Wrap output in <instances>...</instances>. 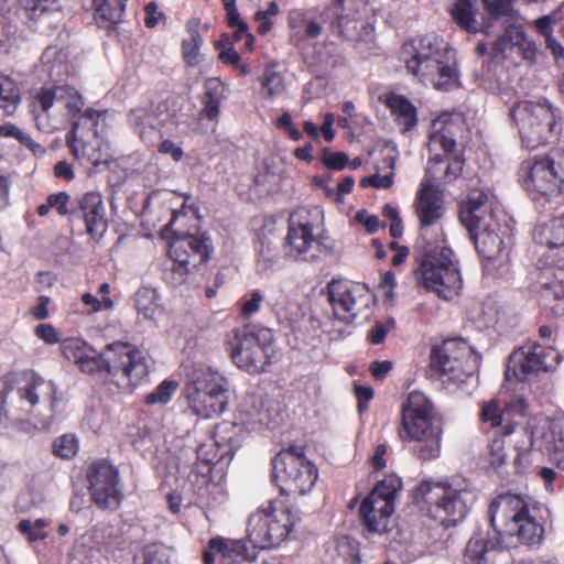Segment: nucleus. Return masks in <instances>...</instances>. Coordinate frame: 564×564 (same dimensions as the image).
Returning <instances> with one entry per match:
<instances>
[{"label": "nucleus", "mask_w": 564, "mask_h": 564, "mask_svg": "<svg viewBox=\"0 0 564 564\" xmlns=\"http://www.w3.org/2000/svg\"><path fill=\"white\" fill-rule=\"evenodd\" d=\"M84 106V98L75 87L52 85L35 93L31 108L36 128L42 132L54 133L72 123L66 142L76 159L94 166L107 164L109 154L102 151L99 134L109 112L91 108L83 111Z\"/></svg>", "instance_id": "obj_1"}, {"label": "nucleus", "mask_w": 564, "mask_h": 564, "mask_svg": "<svg viewBox=\"0 0 564 564\" xmlns=\"http://www.w3.org/2000/svg\"><path fill=\"white\" fill-rule=\"evenodd\" d=\"M481 1L487 15L480 23L476 20L475 0H455L449 10L453 20L469 33L490 34L496 28L503 30L491 45V59L502 61L513 48H517L524 59H532L536 48L522 30V18L519 12L512 9L508 1Z\"/></svg>", "instance_id": "obj_2"}, {"label": "nucleus", "mask_w": 564, "mask_h": 564, "mask_svg": "<svg viewBox=\"0 0 564 564\" xmlns=\"http://www.w3.org/2000/svg\"><path fill=\"white\" fill-rule=\"evenodd\" d=\"M401 59L410 74L437 90L447 91L457 85L455 62L446 44L436 35L417 36L405 42L401 48Z\"/></svg>", "instance_id": "obj_3"}, {"label": "nucleus", "mask_w": 564, "mask_h": 564, "mask_svg": "<svg viewBox=\"0 0 564 564\" xmlns=\"http://www.w3.org/2000/svg\"><path fill=\"white\" fill-rule=\"evenodd\" d=\"M78 366L87 373L106 371L120 388L141 383L151 367L149 358L142 351L122 341L108 344L100 354L93 349Z\"/></svg>", "instance_id": "obj_4"}, {"label": "nucleus", "mask_w": 564, "mask_h": 564, "mask_svg": "<svg viewBox=\"0 0 564 564\" xmlns=\"http://www.w3.org/2000/svg\"><path fill=\"white\" fill-rule=\"evenodd\" d=\"M434 406L422 392L413 391L402 405L400 438L417 443L415 454L422 460L438 457L442 442V427L434 420Z\"/></svg>", "instance_id": "obj_5"}, {"label": "nucleus", "mask_w": 564, "mask_h": 564, "mask_svg": "<svg viewBox=\"0 0 564 564\" xmlns=\"http://www.w3.org/2000/svg\"><path fill=\"white\" fill-rule=\"evenodd\" d=\"M494 198L481 189H473L460 212V221L468 230L479 254L486 259L498 258L507 246V230L501 231L497 220Z\"/></svg>", "instance_id": "obj_6"}, {"label": "nucleus", "mask_w": 564, "mask_h": 564, "mask_svg": "<svg viewBox=\"0 0 564 564\" xmlns=\"http://www.w3.org/2000/svg\"><path fill=\"white\" fill-rule=\"evenodd\" d=\"M415 261L413 273L419 286L435 292L444 300H452L459 294L463 280L457 260L444 240L441 246L426 247L416 256Z\"/></svg>", "instance_id": "obj_7"}, {"label": "nucleus", "mask_w": 564, "mask_h": 564, "mask_svg": "<svg viewBox=\"0 0 564 564\" xmlns=\"http://www.w3.org/2000/svg\"><path fill=\"white\" fill-rule=\"evenodd\" d=\"M489 513L491 525L497 533L503 531L506 534L517 535L519 541L527 545L539 544L542 541L544 529L530 513L528 503L520 496H498L491 502Z\"/></svg>", "instance_id": "obj_8"}, {"label": "nucleus", "mask_w": 564, "mask_h": 564, "mask_svg": "<svg viewBox=\"0 0 564 564\" xmlns=\"http://www.w3.org/2000/svg\"><path fill=\"white\" fill-rule=\"evenodd\" d=\"M474 492L467 487L423 481L416 489V500L424 501L431 518L444 527L456 525L467 516L475 502Z\"/></svg>", "instance_id": "obj_9"}, {"label": "nucleus", "mask_w": 564, "mask_h": 564, "mask_svg": "<svg viewBox=\"0 0 564 564\" xmlns=\"http://www.w3.org/2000/svg\"><path fill=\"white\" fill-rule=\"evenodd\" d=\"M226 379L210 368H199L193 372L186 384V398L189 409L203 419L221 414L228 404Z\"/></svg>", "instance_id": "obj_10"}, {"label": "nucleus", "mask_w": 564, "mask_h": 564, "mask_svg": "<svg viewBox=\"0 0 564 564\" xmlns=\"http://www.w3.org/2000/svg\"><path fill=\"white\" fill-rule=\"evenodd\" d=\"M273 336L270 329H234L228 339L230 357L241 370L258 375L271 364Z\"/></svg>", "instance_id": "obj_11"}, {"label": "nucleus", "mask_w": 564, "mask_h": 564, "mask_svg": "<svg viewBox=\"0 0 564 564\" xmlns=\"http://www.w3.org/2000/svg\"><path fill=\"white\" fill-rule=\"evenodd\" d=\"M478 358L462 339H447L431 352V368L447 387L465 382L477 370Z\"/></svg>", "instance_id": "obj_12"}, {"label": "nucleus", "mask_w": 564, "mask_h": 564, "mask_svg": "<svg viewBox=\"0 0 564 564\" xmlns=\"http://www.w3.org/2000/svg\"><path fill=\"white\" fill-rule=\"evenodd\" d=\"M294 525L291 510L284 506L269 503L252 512L247 522V538L259 549L279 545L290 534Z\"/></svg>", "instance_id": "obj_13"}, {"label": "nucleus", "mask_w": 564, "mask_h": 564, "mask_svg": "<svg viewBox=\"0 0 564 564\" xmlns=\"http://www.w3.org/2000/svg\"><path fill=\"white\" fill-rule=\"evenodd\" d=\"M511 117L528 149L544 144L554 134L557 115L547 100L521 101L511 109Z\"/></svg>", "instance_id": "obj_14"}, {"label": "nucleus", "mask_w": 564, "mask_h": 564, "mask_svg": "<svg viewBox=\"0 0 564 564\" xmlns=\"http://www.w3.org/2000/svg\"><path fill=\"white\" fill-rule=\"evenodd\" d=\"M275 478L283 482V490L305 495L317 480L316 467L304 456V447L292 445L272 460Z\"/></svg>", "instance_id": "obj_15"}, {"label": "nucleus", "mask_w": 564, "mask_h": 564, "mask_svg": "<svg viewBox=\"0 0 564 564\" xmlns=\"http://www.w3.org/2000/svg\"><path fill=\"white\" fill-rule=\"evenodd\" d=\"M313 214L317 218L321 213L317 209L310 212L301 208L291 214L284 245L286 257L307 262L319 259L322 248L313 232L314 224L311 221Z\"/></svg>", "instance_id": "obj_16"}, {"label": "nucleus", "mask_w": 564, "mask_h": 564, "mask_svg": "<svg viewBox=\"0 0 564 564\" xmlns=\"http://www.w3.org/2000/svg\"><path fill=\"white\" fill-rule=\"evenodd\" d=\"M558 352L553 347L532 343L513 351L508 361L506 380L524 381L540 372L553 370L558 364Z\"/></svg>", "instance_id": "obj_17"}, {"label": "nucleus", "mask_w": 564, "mask_h": 564, "mask_svg": "<svg viewBox=\"0 0 564 564\" xmlns=\"http://www.w3.org/2000/svg\"><path fill=\"white\" fill-rule=\"evenodd\" d=\"M334 316L346 324L352 323L368 307L371 295L360 283L347 280H332L327 285Z\"/></svg>", "instance_id": "obj_18"}, {"label": "nucleus", "mask_w": 564, "mask_h": 564, "mask_svg": "<svg viewBox=\"0 0 564 564\" xmlns=\"http://www.w3.org/2000/svg\"><path fill=\"white\" fill-rule=\"evenodd\" d=\"M89 492L93 501L102 509H117L122 500L120 479L115 467L107 462L90 465L88 471Z\"/></svg>", "instance_id": "obj_19"}, {"label": "nucleus", "mask_w": 564, "mask_h": 564, "mask_svg": "<svg viewBox=\"0 0 564 564\" xmlns=\"http://www.w3.org/2000/svg\"><path fill=\"white\" fill-rule=\"evenodd\" d=\"M18 393L20 399L25 401L31 409L37 404H43L51 410L52 414L42 420L43 429H47L54 419V414L64 409V401L62 395L58 394L55 382L34 372L26 375L25 382L19 388Z\"/></svg>", "instance_id": "obj_20"}, {"label": "nucleus", "mask_w": 564, "mask_h": 564, "mask_svg": "<svg viewBox=\"0 0 564 564\" xmlns=\"http://www.w3.org/2000/svg\"><path fill=\"white\" fill-rule=\"evenodd\" d=\"M521 178L524 188L533 199L558 194L555 181L544 158L529 159L521 165Z\"/></svg>", "instance_id": "obj_21"}, {"label": "nucleus", "mask_w": 564, "mask_h": 564, "mask_svg": "<svg viewBox=\"0 0 564 564\" xmlns=\"http://www.w3.org/2000/svg\"><path fill=\"white\" fill-rule=\"evenodd\" d=\"M464 131V121L459 117L442 115L432 121L429 135L430 153L442 149L445 154L454 152L457 138Z\"/></svg>", "instance_id": "obj_22"}, {"label": "nucleus", "mask_w": 564, "mask_h": 564, "mask_svg": "<svg viewBox=\"0 0 564 564\" xmlns=\"http://www.w3.org/2000/svg\"><path fill=\"white\" fill-rule=\"evenodd\" d=\"M541 304L554 316L564 315V267L545 268L541 274Z\"/></svg>", "instance_id": "obj_23"}, {"label": "nucleus", "mask_w": 564, "mask_h": 564, "mask_svg": "<svg viewBox=\"0 0 564 564\" xmlns=\"http://www.w3.org/2000/svg\"><path fill=\"white\" fill-rule=\"evenodd\" d=\"M184 248L191 249L192 252L199 254L202 260H206L208 258V251L205 239L193 235L174 239L170 243L169 249L170 257L173 260L171 273L173 275L172 282L174 284H181L188 273L187 267L189 263V256L180 257L178 254V251L183 250Z\"/></svg>", "instance_id": "obj_24"}, {"label": "nucleus", "mask_w": 564, "mask_h": 564, "mask_svg": "<svg viewBox=\"0 0 564 564\" xmlns=\"http://www.w3.org/2000/svg\"><path fill=\"white\" fill-rule=\"evenodd\" d=\"M78 213H80L86 231L94 239H100L108 228L102 196L98 192H88L78 200Z\"/></svg>", "instance_id": "obj_25"}, {"label": "nucleus", "mask_w": 564, "mask_h": 564, "mask_svg": "<svg viewBox=\"0 0 564 564\" xmlns=\"http://www.w3.org/2000/svg\"><path fill=\"white\" fill-rule=\"evenodd\" d=\"M166 117L165 105L150 104L133 108L128 115V122L141 139L147 140L162 127Z\"/></svg>", "instance_id": "obj_26"}, {"label": "nucleus", "mask_w": 564, "mask_h": 564, "mask_svg": "<svg viewBox=\"0 0 564 564\" xmlns=\"http://www.w3.org/2000/svg\"><path fill=\"white\" fill-rule=\"evenodd\" d=\"M499 550L497 536H491L488 530H477L466 545L465 564H494Z\"/></svg>", "instance_id": "obj_27"}, {"label": "nucleus", "mask_w": 564, "mask_h": 564, "mask_svg": "<svg viewBox=\"0 0 564 564\" xmlns=\"http://www.w3.org/2000/svg\"><path fill=\"white\" fill-rule=\"evenodd\" d=\"M415 208L421 229L435 225L444 215L441 192L437 188L427 187V183H421L415 199Z\"/></svg>", "instance_id": "obj_28"}, {"label": "nucleus", "mask_w": 564, "mask_h": 564, "mask_svg": "<svg viewBox=\"0 0 564 564\" xmlns=\"http://www.w3.org/2000/svg\"><path fill=\"white\" fill-rule=\"evenodd\" d=\"M394 511L392 502L370 492L360 506L361 518L369 531L382 533L387 531L389 518Z\"/></svg>", "instance_id": "obj_29"}, {"label": "nucleus", "mask_w": 564, "mask_h": 564, "mask_svg": "<svg viewBox=\"0 0 564 564\" xmlns=\"http://www.w3.org/2000/svg\"><path fill=\"white\" fill-rule=\"evenodd\" d=\"M463 170V161L458 156H454L451 161L445 160V156L435 152L434 156L430 158L426 173L422 183H427V187L436 188L434 182L438 180L453 181L459 176Z\"/></svg>", "instance_id": "obj_30"}, {"label": "nucleus", "mask_w": 564, "mask_h": 564, "mask_svg": "<svg viewBox=\"0 0 564 564\" xmlns=\"http://www.w3.org/2000/svg\"><path fill=\"white\" fill-rule=\"evenodd\" d=\"M274 409H265L262 395L248 393L239 405V416L245 424L269 426L273 421Z\"/></svg>", "instance_id": "obj_31"}, {"label": "nucleus", "mask_w": 564, "mask_h": 564, "mask_svg": "<svg viewBox=\"0 0 564 564\" xmlns=\"http://www.w3.org/2000/svg\"><path fill=\"white\" fill-rule=\"evenodd\" d=\"M387 106L394 122L402 132H408L417 123V111L414 105L404 96L391 94L387 97Z\"/></svg>", "instance_id": "obj_32"}, {"label": "nucleus", "mask_w": 564, "mask_h": 564, "mask_svg": "<svg viewBox=\"0 0 564 564\" xmlns=\"http://www.w3.org/2000/svg\"><path fill=\"white\" fill-rule=\"evenodd\" d=\"M543 440L553 460L564 469V417L546 422Z\"/></svg>", "instance_id": "obj_33"}, {"label": "nucleus", "mask_w": 564, "mask_h": 564, "mask_svg": "<svg viewBox=\"0 0 564 564\" xmlns=\"http://www.w3.org/2000/svg\"><path fill=\"white\" fill-rule=\"evenodd\" d=\"M533 238L539 245L546 246L550 249L564 247V216L536 226Z\"/></svg>", "instance_id": "obj_34"}, {"label": "nucleus", "mask_w": 564, "mask_h": 564, "mask_svg": "<svg viewBox=\"0 0 564 564\" xmlns=\"http://www.w3.org/2000/svg\"><path fill=\"white\" fill-rule=\"evenodd\" d=\"M134 306L140 315L150 321H155L163 314L161 297L155 289L140 288L134 296Z\"/></svg>", "instance_id": "obj_35"}, {"label": "nucleus", "mask_w": 564, "mask_h": 564, "mask_svg": "<svg viewBox=\"0 0 564 564\" xmlns=\"http://www.w3.org/2000/svg\"><path fill=\"white\" fill-rule=\"evenodd\" d=\"M88 539L94 550L108 552L118 545L120 534L115 525L108 522H99L88 532Z\"/></svg>", "instance_id": "obj_36"}, {"label": "nucleus", "mask_w": 564, "mask_h": 564, "mask_svg": "<svg viewBox=\"0 0 564 564\" xmlns=\"http://www.w3.org/2000/svg\"><path fill=\"white\" fill-rule=\"evenodd\" d=\"M127 0H94L96 20L105 26L122 21Z\"/></svg>", "instance_id": "obj_37"}, {"label": "nucleus", "mask_w": 564, "mask_h": 564, "mask_svg": "<svg viewBox=\"0 0 564 564\" xmlns=\"http://www.w3.org/2000/svg\"><path fill=\"white\" fill-rule=\"evenodd\" d=\"M20 99L21 91L15 80L0 75V111H2V116H12Z\"/></svg>", "instance_id": "obj_38"}, {"label": "nucleus", "mask_w": 564, "mask_h": 564, "mask_svg": "<svg viewBox=\"0 0 564 564\" xmlns=\"http://www.w3.org/2000/svg\"><path fill=\"white\" fill-rule=\"evenodd\" d=\"M280 259L279 246L268 237H261L257 245V269L267 271L274 267Z\"/></svg>", "instance_id": "obj_39"}, {"label": "nucleus", "mask_w": 564, "mask_h": 564, "mask_svg": "<svg viewBox=\"0 0 564 564\" xmlns=\"http://www.w3.org/2000/svg\"><path fill=\"white\" fill-rule=\"evenodd\" d=\"M210 549H217L221 564H235V557L242 556L245 545L241 541L214 538L209 541Z\"/></svg>", "instance_id": "obj_40"}, {"label": "nucleus", "mask_w": 564, "mask_h": 564, "mask_svg": "<svg viewBox=\"0 0 564 564\" xmlns=\"http://www.w3.org/2000/svg\"><path fill=\"white\" fill-rule=\"evenodd\" d=\"M198 23L195 21H189L187 24V29L189 31L191 37L188 40H184L182 43L183 56L189 66H194L197 64L198 51L203 44V39L198 32Z\"/></svg>", "instance_id": "obj_41"}, {"label": "nucleus", "mask_w": 564, "mask_h": 564, "mask_svg": "<svg viewBox=\"0 0 564 564\" xmlns=\"http://www.w3.org/2000/svg\"><path fill=\"white\" fill-rule=\"evenodd\" d=\"M272 312L279 318L280 322H286L293 324L297 322L301 316V306L294 300L289 297H283L282 300H276L271 302Z\"/></svg>", "instance_id": "obj_42"}, {"label": "nucleus", "mask_w": 564, "mask_h": 564, "mask_svg": "<svg viewBox=\"0 0 564 564\" xmlns=\"http://www.w3.org/2000/svg\"><path fill=\"white\" fill-rule=\"evenodd\" d=\"M547 163L552 177L555 181L556 191L563 193L564 185V149H555L549 152L544 158Z\"/></svg>", "instance_id": "obj_43"}, {"label": "nucleus", "mask_w": 564, "mask_h": 564, "mask_svg": "<svg viewBox=\"0 0 564 564\" xmlns=\"http://www.w3.org/2000/svg\"><path fill=\"white\" fill-rule=\"evenodd\" d=\"M94 348L78 338H69L63 341V355L70 361L79 365Z\"/></svg>", "instance_id": "obj_44"}, {"label": "nucleus", "mask_w": 564, "mask_h": 564, "mask_svg": "<svg viewBox=\"0 0 564 564\" xmlns=\"http://www.w3.org/2000/svg\"><path fill=\"white\" fill-rule=\"evenodd\" d=\"M402 488V480L398 476L390 475L380 481L371 491L372 497L377 496L384 500L392 502L394 507V499L397 494Z\"/></svg>", "instance_id": "obj_45"}, {"label": "nucleus", "mask_w": 564, "mask_h": 564, "mask_svg": "<svg viewBox=\"0 0 564 564\" xmlns=\"http://www.w3.org/2000/svg\"><path fill=\"white\" fill-rule=\"evenodd\" d=\"M48 520L43 518L36 519L35 521L25 519L20 521L19 530L28 535L30 542H35L47 538V533L44 531V529L48 525Z\"/></svg>", "instance_id": "obj_46"}, {"label": "nucleus", "mask_w": 564, "mask_h": 564, "mask_svg": "<svg viewBox=\"0 0 564 564\" xmlns=\"http://www.w3.org/2000/svg\"><path fill=\"white\" fill-rule=\"evenodd\" d=\"M178 383L176 381L165 380L154 391L147 395V403L150 405L160 403L166 404L174 392L176 391Z\"/></svg>", "instance_id": "obj_47"}, {"label": "nucleus", "mask_w": 564, "mask_h": 564, "mask_svg": "<svg viewBox=\"0 0 564 564\" xmlns=\"http://www.w3.org/2000/svg\"><path fill=\"white\" fill-rule=\"evenodd\" d=\"M53 453L64 459L72 458L78 449L75 436L65 434L57 437L53 443Z\"/></svg>", "instance_id": "obj_48"}, {"label": "nucleus", "mask_w": 564, "mask_h": 564, "mask_svg": "<svg viewBox=\"0 0 564 564\" xmlns=\"http://www.w3.org/2000/svg\"><path fill=\"white\" fill-rule=\"evenodd\" d=\"M280 8L278 2L271 1L265 10H259L254 13V20L258 22V32L261 35L269 33L273 26L271 18L278 15Z\"/></svg>", "instance_id": "obj_49"}, {"label": "nucleus", "mask_w": 564, "mask_h": 564, "mask_svg": "<svg viewBox=\"0 0 564 564\" xmlns=\"http://www.w3.org/2000/svg\"><path fill=\"white\" fill-rule=\"evenodd\" d=\"M261 84L270 98L280 96L285 89L282 75L274 70H265Z\"/></svg>", "instance_id": "obj_50"}, {"label": "nucleus", "mask_w": 564, "mask_h": 564, "mask_svg": "<svg viewBox=\"0 0 564 564\" xmlns=\"http://www.w3.org/2000/svg\"><path fill=\"white\" fill-rule=\"evenodd\" d=\"M533 433L528 429L522 427L517 432V440L514 442V448L518 452L514 463L520 465L524 455L528 454L533 446Z\"/></svg>", "instance_id": "obj_51"}, {"label": "nucleus", "mask_w": 564, "mask_h": 564, "mask_svg": "<svg viewBox=\"0 0 564 564\" xmlns=\"http://www.w3.org/2000/svg\"><path fill=\"white\" fill-rule=\"evenodd\" d=\"M216 48L219 50V58L223 63L230 65H239L240 55L232 47V41L229 35L224 34L221 41L216 43Z\"/></svg>", "instance_id": "obj_52"}, {"label": "nucleus", "mask_w": 564, "mask_h": 564, "mask_svg": "<svg viewBox=\"0 0 564 564\" xmlns=\"http://www.w3.org/2000/svg\"><path fill=\"white\" fill-rule=\"evenodd\" d=\"M506 442L502 437H494L489 445L488 460L495 468L501 467L506 463Z\"/></svg>", "instance_id": "obj_53"}, {"label": "nucleus", "mask_w": 564, "mask_h": 564, "mask_svg": "<svg viewBox=\"0 0 564 564\" xmlns=\"http://www.w3.org/2000/svg\"><path fill=\"white\" fill-rule=\"evenodd\" d=\"M394 321L387 319L386 322H376L375 325L368 332V339L373 345L381 344L388 333L394 328Z\"/></svg>", "instance_id": "obj_54"}, {"label": "nucleus", "mask_w": 564, "mask_h": 564, "mask_svg": "<svg viewBox=\"0 0 564 564\" xmlns=\"http://www.w3.org/2000/svg\"><path fill=\"white\" fill-rule=\"evenodd\" d=\"M57 0H21L25 10L31 12L32 18H37L41 14L55 10Z\"/></svg>", "instance_id": "obj_55"}, {"label": "nucleus", "mask_w": 564, "mask_h": 564, "mask_svg": "<svg viewBox=\"0 0 564 564\" xmlns=\"http://www.w3.org/2000/svg\"><path fill=\"white\" fill-rule=\"evenodd\" d=\"M502 412L496 400L485 403L481 409V420L489 422L492 427H497L502 423Z\"/></svg>", "instance_id": "obj_56"}, {"label": "nucleus", "mask_w": 564, "mask_h": 564, "mask_svg": "<svg viewBox=\"0 0 564 564\" xmlns=\"http://www.w3.org/2000/svg\"><path fill=\"white\" fill-rule=\"evenodd\" d=\"M262 302L263 295L259 291L254 290L250 292L249 297H247L242 304V317L247 319L254 313L259 312Z\"/></svg>", "instance_id": "obj_57"}, {"label": "nucleus", "mask_w": 564, "mask_h": 564, "mask_svg": "<svg viewBox=\"0 0 564 564\" xmlns=\"http://www.w3.org/2000/svg\"><path fill=\"white\" fill-rule=\"evenodd\" d=\"M82 301L86 306L90 307V313H97L102 307L106 310H112L115 305L113 301L109 296H104L100 301L91 293H85L82 296Z\"/></svg>", "instance_id": "obj_58"}, {"label": "nucleus", "mask_w": 564, "mask_h": 564, "mask_svg": "<svg viewBox=\"0 0 564 564\" xmlns=\"http://www.w3.org/2000/svg\"><path fill=\"white\" fill-rule=\"evenodd\" d=\"M323 163L333 170H343L348 163V156L344 152H329L325 150L323 153Z\"/></svg>", "instance_id": "obj_59"}, {"label": "nucleus", "mask_w": 564, "mask_h": 564, "mask_svg": "<svg viewBox=\"0 0 564 564\" xmlns=\"http://www.w3.org/2000/svg\"><path fill=\"white\" fill-rule=\"evenodd\" d=\"M143 564H169L164 550L156 545H148L144 550Z\"/></svg>", "instance_id": "obj_60"}, {"label": "nucleus", "mask_w": 564, "mask_h": 564, "mask_svg": "<svg viewBox=\"0 0 564 564\" xmlns=\"http://www.w3.org/2000/svg\"><path fill=\"white\" fill-rule=\"evenodd\" d=\"M35 335L45 341L46 344L53 345L59 341V336L56 328L51 324L37 325L34 329Z\"/></svg>", "instance_id": "obj_61"}, {"label": "nucleus", "mask_w": 564, "mask_h": 564, "mask_svg": "<svg viewBox=\"0 0 564 564\" xmlns=\"http://www.w3.org/2000/svg\"><path fill=\"white\" fill-rule=\"evenodd\" d=\"M69 195L66 192H59L48 196L47 202L52 208H56L57 213L62 216L69 214L67 203Z\"/></svg>", "instance_id": "obj_62"}, {"label": "nucleus", "mask_w": 564, "mask_h": 564, "mask_svg": "<svg viewBox=\"0 0 564 564\" xmlns=\"http://www.w3.org/2000/svg\"><path fill=\"white\" fill-rule=\"evenodd\" d=\"M557 21V13L543 15L534 21V25L539 33L544 37L552 35L553 25Z\"/></svg>", "instance_id": "obj_63"}, {"label": "nucleus", "mask_w": 564, "mask_h": 564, "mask_svg": "<svg viewBox=\"0 0 564 564\" xmlns=\"http://www.w3.org/2000/svg\"><path fill=\"white\" fill-rule=\"evenodd\" d=\"M356 220L365 226L369 232H376L380 227V221L377 216L370 215L367 210H359L355 216Z\"/></svg>", "instance_id": "obj_64"}]
</instances>
